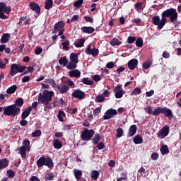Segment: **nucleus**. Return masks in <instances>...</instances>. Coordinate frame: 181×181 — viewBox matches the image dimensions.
Segmentation results:
<instances>
[{"label":"nucleus","instance_id":"1","mask_svg":"<svg viewBox=\"0 0 181 181\" xmlns=\"http://www.w3.org/2000/svg\"><path fill=\"white\" fill-rule=\"evenodd\" d=\"M54 95V92L44 90L42 94V93H39L38 95V103L39 104H43V105H46L45 108H49V103L52 101V98ZM46 111V109H45Z\"/></svg>","mask_w":181,"mask_h":181},{"label":"nucleus","instance_id":"2","mask_svg":"<svg viewBox=\"0 0 181 181\" xmlns=\"http://www.w3.org/2000/svg\"><path fill=\"white\" fill-rule=\"evenodd\" d=\"M23 105V98H18L16 99L15 104L8 106L7 111L11 112L12 117H16L21 112V108L17 107H22Z\"/></svg>","mask_w":181,"mask_h":181},{"label":"nucleus","instance_id":"3","mask_svg":"<svg viewBox=\"0 0 181 181\" xmlns=\"http://www.w3.org/2000/svg\"><path fill=\"white\" fill-rule=\"evenodd\" d=\"M161 16L164 18L166 23V18H170V22L173 23L175 21H177V11L175 8H168L163 11Z\"/></svg>","mask_w":181,"mask_h":181},{"label":"nucleus","instance_id":"4","mask_svg":"<svg viewBox=\"0 0 181 181\" xmlns=\"http://www.w3.org/2000/svg\"><path fill=\"white\" fill-rule=\"evenodd\" d=\"M37 168H42L43 166H47L52 169L54 166V163H53V160L50 157L45 158V156L40 157L37 160Z\"/></svg>","mask_w":181,"mask_h":181},{"label":"nucleus","instance_id":"5","mask_svg":"<svg viewBox=\"0 0 181 181\" xmlns=\"http://www.w3.org/2000/svg\"><path fill=\"white\" fill-rule=\"evenodd\" d=\"M80 54L72 52L70 54V62L66 65L68 70H74L77 69V64L78 63V56Z\"/></svg>","mask_w":181,"mask_h":181},{"label":"nucleus","instance_id":"6","mask_svg":"<svg viewBox=\"0 0 181 181\" xmlns=\"http://www.w3.org/2000/svg\"><path fill=\"white\" fill-rule=\"evenodd\" d=\"M21 158L23 159L26 158V151L29 152L30 151V141L29 139H25L23 141V146L18 148Z\"/></svg>","mask_w":181,"mask_h":181},{"label":"nucleus","instance_id":"7","mask_svg":"<svg viewBox=\"0 0 181 181\" xmlns=\"http://www.w3.org/2000/svg\"><path fill=\"white\" fill-rule=\"evenodd\" d=\"M11 9V6H6V4L0 2V19H8V16L4 13L9 15Z\"/></svg>","mask_w":181,"mask_h":181},{"label":"nucleus","instance_id":"8","mask_svg":"<svg viewBox=\"0 0 181 181\" xmlns=\"http://www.w3.org/2000/svg\"><path fill=\"white\" fill-rule=\"evenodd\" d=\"M152 23L153 25H155V26H158V30L163 29V26L166 25L165 18L162 17L160 19V17H159V16H154L152 18Z\"/></svg>","mask_w":181,"mask_h":181},{"label":"nucleus","instance_id":"9","mask_svg":"<svg viewBox=\"0 0 181 181\" xmlns=\"http://www.w3.org/2000/svg\"><path fill=\"white\" fill-rule=\"evenodd\" d=\"M94 134H95V132L93 129H85L81 134V139L83 141H91Z\"/></svg>","mask_w":181,"mask_h":181},{"label":"nucleus","instance_id":"10","mask_svg":"<svg viewBox=\"0 0 181 181\" xmlns=\"http://www.w3.org/2000/svg\"><path fill=\"white\" fill-rule=\"evenodd\" d=\"M170 131V127L169 126L165 125L161 128V129L157 133V138H160L163 139L166 138L168 135H169V132Z\"/></svg>","mask_w":181,"mask_h":181},{"label":"nucleus","instance_id":"11","mask_svg":"<svg viewBox=\"0 0 181 181\" xmlns=\"http://www.w3.org/2000/svg\"><path fill=\"white\" fill-rule=\"evenodd\" d=\"M85 53L86 54H91L93 57H97L98 56V54L100 53V51L98 49L95 48V47H93V49H91V44H89L86 49Z\"/></svg>","mask_w":181,"mask_h":181},{"label":"nucleus","instance_id":"12","mask_svg":"<svg viewBox=\"0 0 181 181\" xmlns=\"http://www.w3.org/2000/svg\"><path fill=\"white\" fill-rule=\"evenodd\" d=\"M113 93H115V98H122V96L125 94L124 90H122V85L119 84L115 87Z\"/></svg>","mask_w":181,"mask_h":181},{"label":"nucleus","instance_id":"13","mask_svg":"<svg viewBox=\"0 0 181 181\" xmlns=\"http://www.w3.org/2000/svg\"><path fill=\"white\" fill-rule=\"evenodd\" d=\"M71 95L74 98H77L78 100H84V98H86V92L80 89H76L73 91Z\"/></svg>","mask_w":181,"mask_h":181},{"label":"nucleus","instance_id":"14","mask_svg":"<svg viewBox=\"0 0 181 181\" xmlns=\"http://www.w3.org/2000/svg\"><path fill=\"white\" fill-rule=\"evenodd\" d=\"M117 114H118L117 110L110 108L105 112L103 119H111V118H112L114 115H117Z\"/></svg>","mask_w":181,"mask_h":181},{"label":"nucleus","instance_id":"15","mask_svg":"<svg viewBox=\"0 0 181 181\" xmlns=\"http://www.w3.org/2000/svg\"><path fill=\"white\" fill-rule=\"evenodd\" d=\"M28 6L32 11L35 12L37 15H40V11H41L40 6H39L37 3L30 2L29 3Z\"/></svg>","mask_w":181,"mask_h":181},{"label":"nucleus","instance_id":"16","mask_svg":"<svg viewBox=\"0 0 181 181\" xmlns=\"http://www.w3.org/2000/svg\"><path fill=\"white\" fill-rule=\"evenodd\" d=\"M162 114H163L164 117L169 118V119L173 118V112L170 108L163 107Z\"/></svg>","mask_w":181,"mask_h":181},{"label":"nucleus","instance_id":"17","mask_svg":"<svg viewBox=\"0 0 181 181\" xmlns=\"http://www.w3.org/2000/svg\"><path fill=\"white\" fill-rule=\"evenodd\" d=\"M127 66L129 70H135V69H136V66H138V59H132L129 60L128 62Z\"/></svg>","mask_w":181,"mask_h":181},{"label":"nucleus","instance_id":"18","mask_svg":"<svg viewBox=\"0 0 181 181\" xmlns=\"http://www.w3.org/2000/svg\"><path fill=\"white\" fill-rule=\"evenodd\" d=\"M18 73H19L18 65L17 64H11L10 72H9L10 76L13 77V76H16V74H18Z\"/></svg>","mask_w":181,"mask_h":181},{"label":"nucleus","instance_id":"19","mask_svg":"<svg viewBox=\"0 0 181 181\" xmlns=\"http://www.w3.org/2000/svg\"><path fill=\"white\" fill-rule=\"evenodd\" d=\"M55 88L61 93V94H66L70 90V87L67 86H61L60 85H57L55 86Z\"/></svg>","mask_w":181,"mask_h":181},{"label":"nucleus","instance_id":"20","mask_svg":"<svg viewBox=\"0 0 181 181\" xmlns=\"http://www.w3.org/2000/svg\"><path fill=\"white\" fill-rule=\"evenodd\" d=\"M81 30L83 33H87L88 35H91V33L95 32V29L92 26H83L81 28Z\"/></svg>","mask_w":181,"mask_h":181},{"label":"nucleus","instance_id":"21","mask_svg":"<svg viewBox=\"0 0 181 181\" xmlns=\"http://www.w3.org/2000/svg\"><path fill=\"white\" fill-rule=\"evenodd\" d=\"M32 112V107L25 108L21 114V119H25L30 115Z\"/></svg>","mask_w":181,"mask_h":181},{"label":"nucleus","instance_id":"22","mask_svg":"<svg viewBox=\"0 0 181 181\" xmlns=\"http://www.w3.org/2000/svg\"><path fill=\"white\" fill-rule=\"evenodd\" d=\"M69 74L70 77H76V78H78V77L81 76V72L78 69H74L69 72Z\"/></svg>","mask_w":181,"mask_h":181},{"label":"nucleus","instance_id":"23","mask_svg":"<svg viewBox=\"0 0 181 181\" xmlns=\"http://www.w3.org/2000/svg\"><path fill=\"white\" fill-rule=\"evenodd\" d=\"M53 146L54 149H62L63 148V143L59 139H55L53 140Z\"/></svg>","mask_w":181,"mask_h":181},{"label":"nucleus","instance_id":"24","mask_svg":"<svg viewBox=\"0 0 181 181\" xmlns=\"http://www.w3.org/2000/svg\"><path fill=\"white\" fill-rule=\"evenodd\" d=\"M137 127L135 124L131 125L129 132H128V136H134L135 134H136Z\"/></svg>","mask_w":181,"mask_h":181},{"label":"nucleus","instance_id":"25","mask_svg":"<svg viewBox=\"0 0 181 181\" xmlns=\"http://www.w3.org/2000/svg\"><path fill=\"white\" fill-rule=\"evenodd\" d=\"M64 28V22L63 21H60L54 24V29L55 30H62Z\"/></svg>","mask_w":181,"mask_h":181},{"label":"nucleus","instance_id":"26","mask_svg":"<svg viewBox=\"0 0 181 181\" xmlns=\"http://www.w3.org/2000/svg\"><path fill=\"white\" fill-rule=\"evenodd\" d=\"M11 37V34L9 33H5L1 36V38L0 40L1 43H8L9 42V39Z\"/></svg>","mask_w":181,"mask_h":181},{"label":"nucleus","instance_id":"27","mask_svg":"<svg viewBox=\"0 0 181 181\" xmlns=\"http://www.w3.org/2000/svg\"><path fill=\"white\" fill-rule=\"evenodd\" d=\"M53 8V0H46L45 2V9L50 11Z\"/></svg>","mask_w":181,"mask_h":181},{"label":"nucleus","instance_id":"28","mask_svg":"<svg viewBox=\"0 0 181 181\" xmlns=\"http://www.w3.org/2000/svg\"><path fill=\"white\" fill-rule=\"evenodd\" d=\"M9 165V161L7 158L0 160V169H5Z\"/></svg>","mask_w":181,"mask_h":181},{"label":"nucleus","instance_id":"29","mask_svg":"<svg viewBox=\"0 0 181 181\" xmlns=\"http://www.w3.org/2000/svg\"><path fill=\"white\" fill-rule=\"evenodd\" d=\"M74 175L76 180H80V179H81V176H83V171L80 170L74 169Z\"/></svg>","mask_w":181,"mask_h":181},{"label":"nucleus","instance_id":"30","mask_svg":"<svg viewBox=\"0 0 181 181\" xmlns=\"http://www.w3.org/2000/svg\"><path fill=\"white\" fill-rule=\"evenodd\" d=\"M133 142H134L136 145H139V144H142V142H144V139H142L141 135L138 134L134 136Z\"/></svg>","mask_w":181,"mask_h":181},{"label":"nucleus","instance_id":"31","mask_svg":"<svg viewBox=\"0 0 181 181\" xmlns=\"http://www.w3.org/2000/svg\"><path fill=\"white\" fill-rule=\"evenodd\" d=\"M59 64L64 66V67H66L67 64H69V59L66 57H60L59 59Z\"/></svg>","mask_w":181,"mask_h":181},{"label":"nucleus","instance_id":"32","mask_svg":"<svg viewBox=\"0 0 181 181\" xmlns=\"http://www.w3.org/2000/svg\"><path fill=\"white\" fill-rule=\"evenodd\" d=\"M1 111H4L3 115H7L8 117H12V113L9 111H8V106L5 107H0V112Z\"/></svg>","mask_w":181,"mask_h":181},{"label":"nucleus","instance_id":"33","mask_svg":"<svg viewBox=\"0 0 181 181\" xmlns=\"http://www.w3.org/2000/svg\"><path fill=\"white\" fill-rule=\"evenodd\" d=\"M100 139H101V135L100 134H95L92 139V144L97 145L100 142Z\"/></svg>","mask_w":181,"mask_h":181},{"label":"nucleus","instance_id":"34","mask_svg":"<svg viewBox=\"0 0 181 181\" xmlns=\"http://www.w3.org/2000/svg\"><path fill=\"white\" fill-rule=\"evenodd\" d=\"M99 176H100V173L98 170H93L90 173V177L94 180H97Z\"/></svg>","mask_w":181,"mask_h":181},{"label":"nucleus","instance_id":"35","mask_svg":"<svg viewBox=\"0 0 181 181\" xmlns=\"http://www.w3.org/2000/svg\"><path fill=\"white\" fill-rule=\"evenodd\" d=\"M17 89L18 86H16V85H12L6 90V93L7 94H13V93H15V91H16Z\"/></svg>","mask_w":181,"mask_h":181},{"label":"nucleus","instance_id":"36","mask_svg":"<svg viewBox=\"0 0 181 181\" xmlns=\"http://www.w3.org/2000/svg\"><path fill=\"white\" fill-rule=\"evenodd\" d=\"M44 179L46 181L53 180L54 179V173H47L44 177Z\"/></svg>","mask_w":181,"mask_h":181},{"label":"nucleus","instance_id":"37","mask_svg":"<svg viewBox=\"0 0 181 181\" xmlns=\"http://www.w3.org/2000/svg\"><path fill=\"white\" fill-rule=\"evenodd\" d=\"M160 151L162 155H167V153H169V147L167 145H163Z\"/></svg>","mask_w":181,"mask_h":181},{"label":"nucleus","instance_id":"38","mask_svg":"<svg viewBox=\"0 0 181 181\" xmlns=\"http://www.w3.org/2000/svg\"><path fill=\"white\" fill-rule=\"evenodd\" d=\"M153 62L151 60L146 61L143 63V69L144 70H148L151 66H152Z\"/></svg>","mask_w":181,"mask_h":181},{"label":"nucleus","instance_id":"39","mask_svg":"<svg viewBox=\"0 0 181 181\" xmlns=\"http://www.w3.org/2000/svg\"><path fill=\"white\" fill-rule=\"evenodd\" d=\"M81 81L86 86H93L94 84V81L88 80V78H83Z\"/></svg>","mask_w":181,"mask_h":181},{"label":"nucleus","instance_id":"40","mask_svg":"<svg viewBox=\"0 0 181 181\" xmlns=\"http://www.w3.org/2000/svg\"><path fill=\"white\" fill-rule=\"evenodd\" d=\"M163 107H158L152 112L154 117H158L160 114H162Z\"/></svg>","mask_w":181,"mask_h":181},{"label":"nucleus","instance_id":"41","mask_svg":"<svg viewBox=\"0 0 181 181\" xmlns=\"http://www.w3.org/2000/svg\"><path fill=\"white\" fill-rule=\"evenodd\" d=\"M121 41L117 38H112L110 44L111 46H119L121 45Z\"/></svg>","mask_w":181,"mask_h":181},{"label":"nucleus","instance_id":"42","mask_svg":"<svg viewBox=\"0 0 181 181\" xmlns=\"http://www.w3.org/2000/svg\"><path fill=\"white\" fill-rule=\"evenodd\" d=\"M45 83H47L48 84H50L52 87H53L54 88H56V86H57L54 80L52 78L45 79Z\"/></svg>","mask_w":181,"mask_h":181},{"label":"nucleus","instance_id":"43","mask_svg":"<svg viewBox=\"0 0 181 181\" xmlns=\"http://www.w3.org/2000/svg\"><path fill=\"white\" fill-rule=\"evenodd\" d=\"M136 46H137V47H142L144 46V40L142 37H139L136 39Z\"/></svg>","mask_w":181,"mask_h":181},{"label":"nucleus","instance_id":"44","mask_svg":"<svg viewBox=\"0 0 181 181\" xmlns=\"http://www.w3.org/2000/svg\"><path fill=\"white\" fill-rule=\"evenodd\" d=\"M57 117H58L59 121L60 122H63V121H64V119H63V117H66V113H64V111L63 110H59L58 112Z\"/></svg>","mask_w":181,"mask_h":181},{"label":"nucleus","instance_id":"45","mask_svg":"<svg viewBox=\"0 0 181 181\" xmlns=\"http://www.w3.org/2000/svg\"><path fill=\"white\" fill-rule=\"evenodd\" d=\"M69 45H70V41L69 40L62 43V46L63 47V49L66 51L70 50V47H69Z\"/></svg>","mask_w":181,"mask_h":181},{"label":"nucleus","instance_id":"46","mask_svg":"<svg viewBox=\"0 0 181 181\" xmlns=\"http://www.w3.org/2000/svg\"><path fill=\"white\" fill-rule=\"evenodd\" d=\"M9 63V60L7 58L4 59V62L0 60V69H6V64Z\"/></svg>","mask_w":181,"mask_h":181},{"label":"nucleus","instance_id":"47","mask_svg":"<svg viewBox=\"0 0 181 181\" xmlns=\"http://www.w3.org/2000/svg\"><path fill=\"white\" fill-rule=\"evenodd\" d=\"M86 42V39L81 38L78 40V42L75 44L76 47H83L84 46V42Z\"/></svg>","mask_w":181,"mask_h":181},{"label":"nucleus","instance_id":"48","mask_svg":"<svg viewBox=\"0 0 181 181\" xmlns=\"http://www.w3.org/2000/svg\"><path fill=\"white\" fill-rule=\"evenodd\" d=\"M105 100V98H104V95H99L96 96L95 99V103H103Z\"/></svg>","mask_w":181,"mask_h":181},{"label":"nucleus","instance_id":"49","mask_svg":"<svg viewBox=\"0 0 181 181\" xmlns=\"http://www.w3.org/2000/svg\"><path fill=\"white\" fill-rule=\"evenodd\" d=\"M83 2H84L83 0H78L74 2V6L75 8H81V6H83Z\"/></svg>","mask_w":181,"mask_h":181},{"label":"nucleus","instance_id":"50","mask_svg":"<svg viewBox=\"0 0 181 181\" xmlns=\"http://www.w3.org/2000/svg\"><path fill=\"white\" fill-rule=\"evenodd\" d=\"M122 135H124V129H122V128L117 129L116 138H121Z\"/></svg>","mask_w":181,"mask_h":181},{"label":"nucleus","instance_id":"51","mask_svg":"<svg viewBox=\"0 0 181 181\" xmlns=\"http://www.w3.org/2000/svg\"><path fill=\"white\" fill-rule=\"evenodd\" d=\"M96 145V148H98V151H102V149L105 148V144L103 141L98 143Z\"/></svg>","mask_w":181,"mask_h":181},{"label":"nucleus","instance_id":"52","mask_svg":"<svg viewBox=\"0 0 181 181\" xmlns=\"http://www.w3.org/2000/svg\"><path fill=\"white\" fill-rule=\"evenodd\" d=\"M7 175H8L9 179H13V177H15V171H13L12 170H8Z\"/></svg>","mask_w":181,"mask_h":181},{"label":"nucleus","instance_id":"53","mask_svg":"<svg viewBox=\"0 0 181 181\" xmlns=\"http://www.w3.org/2000/svg\"><path fill=\"white\" fill-rule=\"evenodd\" d=\"M136 37L129 36L127 38V43H129V45H132V43L136 42Z\"/></svg>","mask_w":181,"mask_h":181},{"label":"nucleus","instance_id":"54","mask_svg":"<svg viewBox=\"0 0 181 181\" xmlns=\"http://www.w3.org/2000/svg\"><path fill=\"white\" fill-rule=\"evenodd\" d=\"M72 127H74V124H64L63 129H64V131H70V129H71Z\"/></svg>","mask_w":181,"mask_h":181},{"label":"nucleus","instance_id":"55","mask_svg":"<svg viewBox=\"0 0 181 181\" xmlns=\"http://www.w3.org/2000/svg\"><path fill=\"white\" fill-rule=\"evenodd\" d=\"M132 95H138L139 94H141V88H134L132 92Z\"/></svg>","mask_w":181,"mask_h":181},{"label":"nucleus","instance_id":"56","mask_svg":"<svg viewBox=\"0 0 181 181\" xmlns=\"http://www.w3.org/2000/svg\"><path fill=\"white\" fill-rule=\"evenodd\" d=\"M37 105H39V103H37V101H35L33 103L32 106H29L28 108H31V111L33 109L36 111V110H37Z\"/></svg>","mask_w":181,"mask_h":181},{"label":"nucleus","instance_id":"57","mask_svg":"<svg viewBox=\"0 0 181 181\" xmlns=\"http://www.w3.org/2000/svg\"><path fill=\"white\" fill-rule=\"evenodd\" d=\"M42 135V132L40 130H35V132H33L32 136L33 137L36 136H40Z\"/></svg>","mask_w":181,"mask_h":181},{"label":"nucleus","instance_id":"58","mask_svg":"<svg viewBox=\"0 0 181 181\" xmlns=\"http://www.w3.org/2000/svg\"><path fill=\"white\" fill-rule=\"evenodd\" d=\"M43 52V49L41 47H38L35 49V53L37 56H39Z\"/></svg>","mask_w":181,"mask_h":181},{"label":"nucleus","instance_id":"59","mask_svg":"<svg viewBox=\"0 0 181 181\" xmlns=\"http://www.w3.org/2000/svg\"><path fill=\"white\" fill-rule=\"evenodd\" d=\"M114 66H115V63H114V62H110L106 64L107 69H113Z\"/></svg>","mask_w":181,"mask_h":181},{"label":"nucleus","instance_id":"60","mask_svg":"<svg viewBox=\"0 0 181 181\" xmlns=\"http://www.w3.org/2000/svg\"><path fill=\"white\" fill-rule=\"evenodd\" d=\"M151 159L152 160H158V159H159V154H158V153H153L151 155Z\"/></svg>","mask_w":181,"mask_h":181},{"label":"nucleus","instance_id":"61","mask_svg":"<svg viewBox=\"0 0 181 181\" xmlns=\"http://www.w3.org/2000/svg\"><path fill=\"white\" fill-rule=\"evenodd\" d=\"M79 18H80L79 15H74L71 18V22H76V21H78Z\"/></svg>","mask_w":181,"mask_h":181},{"label":"nucleus","instance_id":"62","mask_svg":"<svg viewBox=\"0 0 181 181\" xmlns=\"http://www.w3.org/2000/svg\"><path fill=\"white\" fill-rule=\"evenodd\" d=\"M26 70V66H20L18 65V73H23Z\"/></svg>","mask_w":181,"mask_h":181},{"label":"nucleus","instance_id":"63","mask_svg":"<svg viewBox=\"0 0 181 181\" xmlns=\"http://www.w3.org/2000/svg\"><path fill=\"white\" fill-rule=\"evenodd\" d=\"M93 80H94L95 82L97 83V81H100V80H101V77L99 75H94L93 76Z\"/></svg>","mask_w":181,"mask_h":181},{"label":"nucleus","instance_id":"64","mask_svg":"<svg viewBox=\"0 0 181 181\" xmlns=\"http://www.w3.org/2000/svg\"><path fill=\"white\" fill-rule=\"evenodd\" d=\"M122 177H120L117 178V181L126 180V179L127 177V174L122 173Z\"/></svg>","mask_w":181,"mask_h":181}]
</instances>
